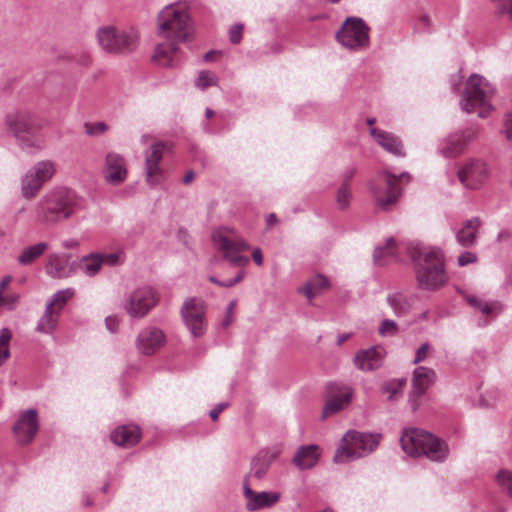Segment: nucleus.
<instances>
[{"mask_svg": "<svg viewBox=\"0 0 512 512\" xmlns=\"http://www.w3.org/2000/svg\"><path fill=\"white\" fill-rule=\"evenodd\" d=\"M82 208V199L68 188H57L46 193L35 206L36 218L44 224H56L69 219Z\"/></svg>", "mask_w": 512, "mask_h": 512, "instance_id": "nucleus-3", "label": "nucleus"}, {"mask_svg": "<svg viewBox=\"0 0 512 512\" xmlns=\"http://www.w3.org/2000/svg\"><path fill=\"white\" fill-rule=\"evenodd\" d=\"M102 265L103 260L101 259V254L98 253H91L84 256L78 263L81 271L88 277L95 276L100 271Z\"/></svg>", "mask_w": 512, "mask_h": 512, "instance_id": "nucleus-35", "label": "nucleus"}, {"mask_svg": "<svg viewBox=\"0 0 512 512\" xmlns=\"http://www.w3.org/2000/svg\"><path fill=\"white\" fill-rule=\"evenodd\" d=\"M387 302L395 315L404 316L411 310L414 304V296L396 292L387 296Z\"/></svg>", "mask_w": 512, "mask_h": 512, "instance_id": "nucleus-30", "label": "nucleus"}, {"mask_svg": "<svg viewBox=\"0 0 512 512\" xmlns=\"http://www.w3.org/2000/svg\"><path fill=\"white\" fill-rule=\"evenodd\" d=\"M76 269V263L69 262L64 256L51 254L46 264V273L55 279H63L72 276Z\"/></svg>", "mask_w": 512, "mask_h": 512, "instance_id": "nucleus-26", "label": "nucleus"}, {"mask_svg": "<svg viewBox=\"0 0 512 512\" xmlns=\"http://www.w3.org/2000/svg\"><path fill=\"white\" fill-rule=\"evenodd\" d=\"M495 480L501 491L512 498V471L508 469L499 470Z\"/></svg>", "mask_w": 512, "mask_h": 512, "instance_id": "nucleus-41", "label": "nucleus"}, {"mask_svg": "<svg viewBox=\"0 0 512 512\" xmlns=\"http://www.w3.org/2000/svg\"><path fill=\"white\" fill-rule=\"evenodd\" d=\"M280 453L281 447L278 445L259 450L251 460L250 471L245 475L243 485H255L262 481Z\"/></svg>", "mask_w": 512, "mask_h": 512, "instance_id": "nucleus-12", "label": "nucleus"}, {"mask_svg": "<svg viewBox=\"0 0 512 512\" xmlns=\"http://www.w3.org/2000/svg\"><path fill=\"white\" fill-rule=\"evenodd\" d=\"M181 315L193 337H200L205 333V306L202 300L186 299L181 308Z\"/></svg>", "mask_w": 512, "mask_h": 512, "instance_id": "nucleus-15", "label": "nucleus"}, {"mask_svg": "<svg viewBox=\"0 0 512 512\" xmlns=\"http://www.w3.org/2000/svg\"><path fill=\"white\" fill-rule=\"evenodd\" d=\"M78 246V242L75 239H68L62 242V247L66 249H73Z\"/></svg>", "mask_w": 512, "mask_h": 512, "instance_id": "nucleus-60", "label": "nucleus"}, {"mask_svg": "<svg viewBox=\"0 0 512 512\" xmlns=\"http://www.w3.org/2000/svg\"><path fill=\"white\" fill-rule=\"evenodd\" d=\"M319 459L318 446H301L293 457V464L301 470L311 469L316 465Z\"/></svg>", "mask_w": 512, "mask_h": 512, "instance_id": "nucleus-29", "label": "nucleus"}, {"mask_svg": "<svg viewBox=\"0 0 512 512\" xmlns=\"http://www.w3.org/2000/svg\"><path fill=\"white\" fill-rule=\"evenodd\" d=\"M59 312L45 307L44 313L39 319L35 330L43 334H51L57 326Z\"/></svg>", "mask_w": 512, "mask_h": 512, "instance_id": "nucleus-34", "label": "nucleus"}, {"mask_svg": "<svg viewBox=\"0 0 512 512\" xmlns=\"http://www.w3.org/2000/svg\"><path fill=\"white\" fill-rule=\"evenodd\" d=\"M253 485H243V495L246 500V509L248 511H257L264 508L272 507L276 504L281 494L274 491L255 492L252 490Z\"/></svg>", "mask_w": 512, "mask_h": 512, "instance_id": "nucleus-22", "label": "nucleus"}, {"mask_svg": "<svg viewBox=\"0 0 512 512\" xmlns=\"http://www.w3.org/2000/svg\"><path fill=\"white\" fill-rule=\"evenodd\" d=\"M218 77L210 70H201L195 79V86L201 90H205L210 86H216Z\"/></svg>", "mask_w": 512, "mask_h": 512, "instance_id": "nucleus-43", "label": "nucleus"}, {"mask_svg": "<svg viewBox=\"0 0 512 512\" xmlns=\"http://www.w3.org/2000/svg\"><path fill=\"white\" fill-rule=\"evenodd\" d=\"M510 236H511V234L509 231H507V230L501 231L498 233V235L496 237V241L498 243L507 241L510 238Z\"/></svg>", "mask_w": 512, "mask_h": 512, "instance_id": "nucleus-59", "label": "nucleus"}, {"mask_svg": "<svg viewBox=\"0 0 512 512\" xmlns=\"http://www.w3.org/2000/svg\"><path fill=\"white\" fill-rule=\"evenodd\" d=\"M106 328L111 332L115 333L119 327V319L117 316H107L105 318Z\"/></svg>", "mask_w": 512, "mask_h": 512, "instance_id": "nucleus-53", "label": "nucleus"}, {"mask_svg": "<svg viewBox=\"0 0 512 512\" xmlns=\"http://www.w3.org/2000/svg\"><path fill=\"white\" fill-rule=\"evenodd\" d=\"M330 287L328 278L322 274H317L308 280L302 287L299 288V293L305 295L308 300H311L316 295L322 293Z\"/></svg>", "mask_w": 512, "mask_h": 512, "instance_id": "nucleus-31", "label": "nucleus"}, {"mask_svg": "<svg viewBox=\"0 0 512 512\" xmlns=\"http://www.w3.org/2000/svg\"><path fill=\"white\" fill-rule=\"evenodd\" d=\"M160 301V294L152 286L144 285L132 290L124 299L123 309L132 319H143Z\"/></svg>", "mask_w": 512, "mask_h": 512, "instance_id": "nucleus-8", "label": "nucleus"}, {"mask_svg": "<svg viewBox=\"0 0 512 512\" xmlns=\"http://www.w3.org/2000/svg\"><path fill=\"white\" fill-rule=\"evenodd\" d=\"M40 129L38 115L28 107L12 109L4 117V131L28 154H35L43 148L42 141L37 137Z\"/></svg>", "mask_w": 512, "mask_h": 512, "instance_id": "nucleus-2", "label": "nucleus"}, {"mask_svg": "<svg viewBox=\"0 0 512 512\" xmlns=\"http://www.w3.org/2000/svg\"><path fill=\"white\" fill-rule=\"evenodd\" d=\"M433 369L425 366L417 367L413 372L412 390L409 395L410 405L415 411L419 406V399L425 394L431 384L435 381Z\"/></svg>", "mask_w": 512, "mask_h": 512, "instance_id": "nucleus-21", "label": "nucleus"}, {"mask_svg": "<svg viewBox=\"0 0 512 512\" xmlns=\"http://www.w3.org/2000/svg\"><path fill=\"white\" fill-rule=\"evenodd\" d=\"M177 44L178 41L174 40H167V42L158 44L153 55L154 60L165 67L173 66L172 55L178 50Z\"/></svg>", "mask_w": 512, "mask_h": 512, "instance_id": "nucleus-32", "label": "nucleus"}, {"mask_svg": "<svg viewBox=\"0 0 512 512\" xmlns=\"http://www.w3.org/2000/svg\"><path fill=\"white\" fill-rule=\"evenodd\" d=\"M12 338V333L8 328L0 330V367L10 357L9 343Z\"/></svg>", "mask_w": 512, "mask_h": 512, "instance_id": "nucleus-42", "label": "nucleus"}, {"mask_svg": "<svg viewBox=\"0 0 512 512\" xmlns=\"http://www.w3.org/2000/svg\"><path fill=\"white\" fill-rule=\"evenodd\" d=\"M48 247L49 245L46 242H39L34 245L27 246L23 248L21 253L18 255L17 261L22 266L31 265L45 253Z\"/></svg>", "mask_w": 512, "mask_h": 512, "instance_id": "nucleus-33", "label": "nucleus"}, {"mask_svg": "<svg viewBox=\"0 0 512 512\" xmlns=\"http://www.w3.org/2000/svg\"><path fill=\"white\" fill-rule=\"evenodd\" d=\"M213 241L218 250L223 252L224 258L232 266H245L249 262V258L239 254L242 250L249 249L248 243L241 239H229L221 233L213 234Z\"/></svg>", "mask_w": 512, "mask_h": 512, "instance_id": "nucleus-16", "label": "nucleus"}, {"mask_svg": "<svg viewBox=\"0 0 512 512\" xmlns=\"http://www.w3.org/2000/svg\"><path fill=\"white\" fill-rule=\"evenodd\" d=\"M19 298V294H10L6 296L2 295V299H0V305L7 307L9 310H12L18 303Z\"/></svg>", "mask_w": 512, "mask_h": 512, "instance_id": "nucleus-52", "label": "nucleus"}, {"mask_svg": "<svg viewBox=\"0 0 512 512\" xmlns=\"http://www.w3.org/2000/svg\"><path fill=\"white\" fill-rule=\"evenodd\" d=\"M171 149L172 145L169 142L155 141L145 151V176L150 185L161 182L163 170L160 167V162L164 154Z\"/></svg>", "mask_w": 512, "mask_h": 512, "instance_id": "nucleus-14", "label": "nucleus"}, {"mask_svg": "<svg viewBox=\"0 0 512 512\" xmlns=\"http://www.w3.org/2000/svg\"><path fill=\"white\" fill-rule=\"evenodd\" d=\"M392 382H394V384L401 390L403 391V388L405 387L406 385V379L405 378H399V379H393L391 380Z\"/></svg>", "mask_w": 512, "mask_h": 512, "instance_id": "nucleus-63", "label": "nucleus"}, {"mask_svg": "<svg viewBox=\"0 0 512 512\" xmlns=\"http://www.w3.org/2000/svg\"><path fill=\"white\" fill-rule=\"evenodd\" d=\"M352 198V193L349 188V184H346V181L342 182L340 187L337 190L336 194V202L340 209H346L349 204L350 200Z\"/></svg>", "mask_w": 512, "mask_h": 512, "instance_id": "nucleus-44", "label": "nucleus"}, {"mask_svg": "<svg viewBox=\"0 0 512 512\" xmlns=\"http://www.w3.org/2000/svg\"><path fill=\"white\" fill-rule=\"evenodd\" d=\"M505 134L507 139L512 142V113L507 114L505 123Z\"/></svg>", "mask_w": 512, "mask_h": 512, "instance_id": "nucleus-56", "label": "nucleus"}, {"mask_svg": "<svg viewBox=\"0 0 512 512\" xmlns=\"http://www.w3.org/2000/svg\"><path fill=\"white\" fill-rule=\"evenodd\" d=\"M355 174V170L354 169H349L347 170L344 175H343V182L346 181V184L349 183V181L352 179V177L354 176Z\"/></svg>", "mask_w": 512, "mask_h": 512, "instance_id": "nucleus-62", "label": "nucleus"}, {"mask_svg": "<svg viewBox=\"0 0 512 512\" xmlns=\"http://www.w3.org/2000/svg\"><path fill=\"white\" fill-rule=\"evenodd\" d=\"M252 258L258 266H261L263 264V255L260 248H256L253 250Z\"/></svg>", "mask_w": 512, "mask_h": 512, "instance_id": "nucleus-57", "label": "nucleus"}, {"mask_svg": "<svg viewBox=\"0 0 512 512\" xmlns=\"http://www.w3.org/2000/svg\"><path fill=\"white\" fill-rule=\"evenodd\" d=\"M126 177L127 169L124 158L116 152L107 153L104 166L106 182L112 185H119L125 181Z\"/></svg>", "mask_w": 512, "mask_h": 512, "instance_id": "nucleus-23", "label": "nucleus"}, {"mask_svg": "<svg viewBox=\"0 0 512 512\" xmlns=\"http://www.w3.org/2000/svg\"><path fill=\"white\" fill-rule=\"evenodd\" d=\"M465 299L471 307L478 309L484 315H490L501 310L500 304L486 303L473 295H467Z\"/></svg>", "mask_w": 512, "mask_h": 512, "instance_id": "nucleus-40", "label": "nucleus"}, {"mask_svg": "<svg viewBox=\"0 0 512 512\" xmlns=\"http://www.w3.org/2000/svg\"><path fill=\"white\" fill-rule=\"evenodd\" d=\"M382 390L388 395V400H394L402 393V391L391 380L383 385Z\"/></svg>", "mask_w": 512, "mask_h": 512, "instance_id": "nucleus-51", "label": "nucleus"}, {"mask_svg": "<svg viewBox=\"0 0 512 512\" xmlns=\"http://www.w3.org/2000/svg\"><path fill=\"white\" fill-rule=\"evenodd\" d=\"M369 27L357 17H348L336 33L337 41L345 48L358 50L369 44Z\"/></svg>", "mask_w": 512, "mask_h": 512, "instance_id": "nucleus-11", "label": "nucleus"}, {"mask_svg": "<svg viewBox=\"0 0 512 512\" xmlns=\"http://www.w3.org/2000/svg\"><path fill=\"white\" fill-rule=\"evenodd\" d=\"M499 15H507L512 21V0H491Z\"/></svg>", "mask_w": 512, "mask_h": 512, "instance_id": "nucleus-47", "label": "nucleus"}, {"mask_svg": "<svg viewBox=\"0 0 512 512\" xmlns=\"http://www.w3.org/2000/svg\"><path fill=\"white\" fill-rule=\"evenodd\" d=\"M326 391L327 399L322 410V419L342 411L350 404L354 394L351 386L337 382H329Z\"/></svg>", "mask_w": 512, "mask_h": 512, "instance_id": "nucleus-13", "label": "nucleus"}, {"mask_svg": "<svg viewBox=\"0 0 512 512\" xmlns=\"http://www.w3.org/2000/svg\"><path fill=\"white\" fill-rule=\"evenodd\" d=\"M481 226L482 221L479 217H472L464 221L455 234L457 243L464 248L475 246L479 239Z\"/></svg>", "mask_w": 512, "mask_h": 512, "instance_id": "nucleus-24", "label": "nucleus"}, {"mask_svg": "<svg viewBox=\"0 0 512 512\" xmlns=\"http://www.w3.org/2000/svg\"><path fill=\"white\" fill-rule=\"evenodd\" d=\"M158 34L167 40L186 42L190 39V18L182 6L167 5L158 14Z\"/></svg>", "mask_w": 512, "mask_h": 512, "instance_id": "nucleus-6", "label": "nucleus"}, {"mask_svg": "<svg viewBox=\"0 0 512 512\" xmlns=\"http://www.w3.org/2000/svg\"><path fill=\"white\" fill-rule=\"evenodd\" d=\"M108 130V125L105 122H96V123H85L84 124V132L89 136H100L104 134Z\"/></svg>", "mask_w": 512, "mask_h": 512, "instance_id": "nucleus-46", "label": "nucleus"}, {"mask_svg": "<svg viewBox=\"0 0 512 512\" xmlns=\"http://www.w3.org/2000/svg\"><path fill=\"white\" fill-rule=\"evenodd\" d=\"M487 164L481 159H470L458 170L457 176L467 189H478L488 178Z\"/></svg>", "mask_w": 512, "mask_h": 512, "instance_id": "nucleus-17", "label": "nucleus"}, {"mask_svg": "<svg viewBox=\"0 0 512 512\" xmlns=\"http://www.w3.org/2000/svg\"><path fill=\"white\" fill-rule=\"evenodd\" d=\"M166 341L164 332L155 326L143 328L136 337L135 345L137 350L146 356L156 353Z\"/></svg>", "mask_w": 512, "mask_h": 512, "instance_id": "nucleus-20", "label": "nucleus"}, {"mask_svg": "<svg viewBox=\"0 0 512 512\" xmlns=\"http://www.w3.org/2000/svg\"><path fill=\"white\" fill-rule=\"evenodd\" d=\"M101 259L103 260V264L106 263L113 266L118 263L119 255L116 253L101 254Z\"/></svg>", "mask_w": 512, "mask_h": 512, "instance_id": "nucleus-54", "label": "nucleus"}, {"mask_svg": "<svg viewBox=\"0 0 512 512\" xmlns=\"http://www.w3.org/2000/svg\"><path fill=\"white\" fill-rule=\"evenodd\" d=\"M354 365L361 371H374L382 365V355L378 347L360 350L354 357Z\"/></svg>", "mask_w": 512, "mask_h": 512, "instance_id": "nucleus-27", "label": "nucleus"}, {"mask_svg": "<svg viewBox=\"0 0 512 512\" xmlns=\"http://www.w3.org/2000/svg\"><path fill=\"white\" fill-rule=\"evenodd\" d=\"M475 137L476 133L472 128L452 133L439 142L438 151L445 158L457 157Z\"/></svg>", "mask_w": 512, "mask_h": 512, "instance_id": "nucleus-19", "label": "nucleus"}, {"mask_svg": "<svg viewBox=\"0 0 512 512\" xmlns=\"http://www.w3.org/2000/svg\"><path fill=\"white\" fill-rule=\"evenodd\" d=\"M42 186L43 183L38 180L30 170H28L21 180L22 196L26 199H31L42 188Z\"/></svg>", "mask_w": 512, "mask_h": 512, "instance_id": "nucleus-37", "label": "nucleus"}, {"mask_svg": "<svg viewBox=\"0 0 512 512\" xmlns=\"http://www.w3.org/2000/svg\"><path fill=\"white\" fill-rule=\"evenodd\" d=\"M398 331L397 323L391 319H384L378 327V333L382 337H393L398 334Z\"/></svg>", "mask_w": 512, "mask_h": 512, "instance_id": "nucleus-45", "label": "nucleus"}, {"mask_svg": "<svg viewBox=\"0 0 512 512\" xmlns=\"http://www.w3.org/2000/svg\"><path fill=\"white\" fill-rule=\"evenodd\" d=\"M395 257V240L388 238L385 247H376L373 254L375 264L384 265L388 258Z\"/></svg>", "mask_w": 512, "mask_h": 512, "instance_id": "nucleus-38", "label": "nucleus"}, {"mask_svg": "<svg viewBox=\"0 0 512 512\" xmlns=\"http://www.w3.org/2000/svg\"><path fill=\"white\" fill-rule=\"evenodd\" d=\"M100 47L113 54L129 53L137 46L138 37L134 32L118 30L113 26H103L97 31Z\"/></svg>", "mask_w": 512, "mask_h": 512, "instance_id": "nucleus-9", "label": "nucleus"}, {"mask_svg": "<svg viewBox=\"0 0 512 512\" xmlns=\"http://www.w3.org/2000/svg\"><path fill=\"white\" fill-rule=\"evenodd\" d=\"M351 337L350 333H344L337 337V345L341 346L344 342H346Z\"/></svg>", "mask_w": 512, "mask_h": 512, "instance_id": "nucleus-61", "label": "nucleus"}, {"mask_svg": "<svg viewBox=\"0 0 512 512\" xmlns=\"http://www.w3.org/2000/svg\"><path fill=\"white\" fill-rule=\"evenodd\" d=\"M228 406L227 403H219L215 408H213L209 415L213 421L217 420L219 414Z\"/></svg>", "mask_w": 512, "mask_h": 512, "instance_id": "nucleus-55", "label": "nucleus"}, {"mask_svg": "<svg viewBox=\"0 0 512 512\" xmlns=\"http://www.w3.org/2000/svg\"><path fill=\"white\" fill-rule=\"evenodd\" d=\"M407 252L414 263L417 286L421 290L436 291L448 282L445 258L441 249L422 243H410Z\"/></svg>", "mask_w": 512, "mask_h": 512, "instance_id": "nucleus-1", "label": "nucleus"}, {"mask_svg": "<svg viewBox=\"0 0 512 512\" xmlns=\"http://www.w3.org/2000/svg\"><path fill=\"white\" fill-rule=\"evenodd\" d=\"M195 177V174L193 171H189L185 174V176L183 177V183L184 184H189L193 181Z\"/></svg>", "mask_w": 512, "mask_h": 512, "instance_id": "nucleus-64", "label": "nucleus"}, {"mask_svg": "<svg viewBox=\"0 0 512 512\" xmlns=\"http://www.w3.org/2000/svg\"><path fill=\"white\" fill-rule=\"evenodd\" d=\"M478 260L477 254L471 251H464L457 258V264L460 267H464L469 264L476 263Z\"/></svg>", "mask_w": 512, "mask_h": 512, "instance_id": "nucleus-48", "label": "nucleus"}, {"mask_svg": "<svg viewBox=\"0 0 512 512\" xmlns=\"http://www.w3.org/2000/svg\"><path fill=\"white\" fill-rule=\"evenodd\" d=\"M29 170L44 184L53 177L56 167L51 160H41L36 162Z\"/></svg>", "mask_w": 512, "mask_h": 512, "instance_id": "nucleus-36", "label": "nucleus"}, {"mask_svg": "<svg viewBox=\"0 0 512 512\" xmlns=\"http://www.w3.org/2000/svg\"><path fill=\"white\" fill-rule=\"evenodd\" d=\"M381 434L356 430L347 431L334 455L335 463H346L372 453L379 445Z\"/></svg>", "mask_w": 512, "mask_h": 512, "instance_id": "nucleus-5", "label": "nucleus"}, {"mask_svg": "<svg viewBox=\"0 0 512 512\" xmlns=\"http://www.w3.org/2000/svg\"><path fill=\"white\" fill-rule=\"evenodd\" d=\"M243 24H235L229 29V39L232 44H239L242 40Z\"/></svg>", "mask_w": 512, "mask_h": 512, "instance_id": "nucleus-50", "label": "nucleus"}, {"mask_svg": "<svg viewBox=\"0 0 512 512\" xmlns=\"http://www.w3.org/2000/svg\"><path fill=\"white\" fill-rule=\"evenodd\" d=\"M378 178L386 185L385 194H383L381 188H379L374 182L369 184V189L375 198L377 206L383 211H389L401 195L402 190L399 186V181L404 179L408 182L410 180V175L407 172H403L397 176L392 172L385 170L378 175Z\"/></svg>", "mask_w": 512, "mask_h": 512, "instance_id": "nucleus-10", "label": "nucleus"}, {"mask_svg": "<svg viewBox=\"0 0 512 512\" xmlns=\"http://www.w3.org/2000/svg\"><path fill=\"white\" fill-rule=\"evenodd\" d=\"M12 281V276L6 275L0 280V299H2L3 290L10 284Z\"/></svg>", "mask_w": 512, "mask_h": 512, "instance_id": "nucleus-58", "label": "nucleus"}, {"mask_svg": "<svg viewBox=\"0 0 512 512\" xmlns=\"http://www.w3.org/2000/svg\"><path fill=\"white\" fill-rule=\"evenodd\" d=\"M493 93L494 89L482 76L472 74L467 80L461 107L467 113L476 112L479 117L485 118L493 108L490 103Z\"/></svg>", "mask_w": 512, "mask_h": 512, "instance_id": "nucleus-7", "label": "nucleus"}, {"mask_svg": "<svg viewBox=\"0 0 512 512\" xmlns=\"http://www.w3.org/2000/svg\"><path fill=\"white\" fill-rule=\"evenodd\" d=\"M371 136L385 151L396 156L404 157L405 151L400 138L393 133L372 128L370 130Z\"/></svg>", "mask_w": 512, "mask_h": 512, "instance_id": "nucleus-25", "label": "nucleus"}, {"mask_svg": "<svg viewBox=\"0 0 512 512\" xmlns=\"http://www.w3.org/2000/svg\"><path fill=\"white\" fill-rule=\"evenodd\" d=\"M110 438L117 446L127 448L138 443L141 433L137 426L123 425L112 431Z\"/></svg>", "mask_w": 512, "mask_h": 512, "instance_id": "nucleus-28", "label": "nucleus"}, {"mask_svg": "<svg viewBox=\"0 0 512 512\" xmlns=\"http://www.w3.org/2000/svg\"><path fill=\"white\" fill-rule=\"evenodd\" d=\"M431 350V345L428 342L422 343L421 346L416 350L415 358L412 361L414 365L424 361Z\"/></svg>", "mask_w": 512, "mask_h": 512, "instance_id": "nucleus-49", "label": "nucleus"}, {"mask_svg": "<svg viewBox=\"0 0 512 512\" xmlns=\"http://www.w3.org/2000/svg\"><path fill=\"white\" fill-rule=\"evenodd\" d=\"M400 443L403 451L412 457L425 456L431 461L441 463L449 455V446L445 441L417 428L404 430Z\"/></svg>", "mask_w": 512, "mask_h": 512, "instance_id": "nucleus-4", "label": "nucleus"}, {"mask_svg": "<svg viewBox=\"0 0 512 512\" xmlns=\"http://www.w3.org/2000/svg\"><path fill=\"white\" fill-rule=\"evenodd\" d=\"M17 442L29 444L39 431V417L36 409H28L20 413L12 427Z\"/></svg>", "mask_w": 512, "mask_h": 512, "instance_id": "nucleus-18", "label": "nucleus"}, {"mask_svg": "<svg viewBox=\"0 0 512 512\" xmlns=\"http://www.w3.org/2000/svg\"><path fill=\"white\" fill-rule=\"evenodd\" d=\"M73 295L74 291L71 288L59 290L52 295L50 300L47 302L46 307H48V309H54L60 313L66 302L72 298Z\"/></svg>", "mask_w": 512, "mask_h": 512, "instance_id": "nucleus-39", "label": "nucleus"}]
</instances>
